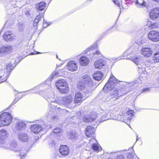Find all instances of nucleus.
Listing matches in <instances>:
<instances>
[{
  "label": "nucleus",
  "mask_w": 159,
  "mask_h": 159,
  "mask_svg": "<svg viewBox=\"0 0 159 159\" xmlns=\"http://www.w3.org/2000/svg\"><path fill=\"white\" fill-rule=\"evenodd\" d=\"M116 79L113 75L109 78L107 83L103 88V90L105 92L111 91V98L113 100H115L118 99L119 97L125 94L127 92L124 88L118 90L115 88V86L117 84Z\"/></svg>",
  "instance_id": "obj_1"
},
{
  "label": "nucleus",
  "mask_w": 159,
  "mask_h": 159,
  "mask_svg": "<svg viewBox=\"0 0 159 159\" xmlns=\"http://www.w3.org/2000/svg\"><path fill=\"white\" fill-rule=\"evenodd\" d=\"M56 85L61 93H65L68 92V86L65 80L62 79L58 80L56 82Z\"/></svg>",
  "instance_id": "obj_2"
},
{
  "label": "nucleus",
  "mask_w": 159,
  "mask_h": 159,
  "mask_svg": "<svg viewBox=\"0 0 159 159\" xmlns=\"http://www.w3.org/2000/svg\"><path fill=\"white\" fill-rule=\"evenodd\" d=\"M62 100L63 104L68 107L73 108L76 106L75 101H73V98L71 95L63 97Z\"/></svg>",
  "instance_id": "obj_3"
},
{
  "label": "nucleus",
  "mask_w": 159,
  "mask_h": 159,
  "mask_svg": "<svg viewBox=\"0 0 159 159\" xmlns=\"http://www.w3.org/2000/svg\"><path fill=\"white\" fill-rule=\"evenodd\" d=\"M17 145L16 142L14 141L11 143V150L14 151L16 152H19V156H20L21 157V159H22V157L25 156L28 152V151L25 149L24 148H22L17 147Z\"/></svg>",
  "instance_id": "obj_4"
},
{
  "label": "nucleus",
  "mask_w": 159,
  "mask_h": 159,
  "mask_svg": "<svg viewBox=\"0 0 159 159\" xmlns=\"http://www.w3.org/2000/svg\"><path fill=\"white\" fill-rule=\"evenodd\" d=\"M8 137V134L7 131L5 130L2 129L0 130V146L6 149L9 148L10 145L4 141Z\"/></svg>",
  "instance_id": "obj_5"
},
{
  "label": "nucleus",
  "mask_w": 159,
  "mask_h": 159,
  "mask_svg": "<svg viewBox=\"0 0 159 159\" xmlns=\"http://www.w3.org/2000/svg\"><path fill=\"white\" fill-rule=\"evenodd\" d=\"M10 113L4 112L0 115V126H6L10 124Z\"/></svg>",
  "instance_id": "obj_6"
},
{
  "label": "nucleus",
  "mask_w": 159,
  "mask_h": 159,
  "mask_svg": "<svg viewBox=\"0 0 159 159\" xmlns=\"http://www.w3.org/2000/svg\"><path fill=\"white\" fill-rule=\"evenodd\" d=\"M127 151L123 150L110 153V158L109 159H124V155Z\"/></svg>",
  "instance_id": "obj_7"
},
{
  "label": "nucleus",
  "mask_w": 159,
  "mask_h": 159,
  "mask_svg": "<svg viewBox=\"0 0 159 159\" xmlns=\"http://www.w3.org/2000/svg\"><path fill=\"white\" fill-rule=\"evenodd\" d=\"M148 38L153 42L159 41V32L155 31L149 32L148 35Z\"/></svg>",
  "instance_id": "obj_8"
},
{
  "label": "nucleus",
  "mask_w": 159,
  "mask_h": 159,
  "mask_svg": "<svg viewBox=\"0 0 159 159\" xmlns=\"http://www.w3.org/2000/svg\"><path fill=\"white\" fill-rule=\"evenodd\" d=\"M150 18L155 20L159 18V8L156 7L152 9L149 12Z\"/></svg>",
  "instance_id": "obj_9"
},
{
  "label": "nucleus",
  "mask_w": 159,
  "mask_h": 159,
  "mask_svg": "<svg viewBox=\"0 0 159 159\" xmlns=\"http://www.w3.org/2000/svg\"><path fill=\"white\" fill-rule=\"evenodd\" d=\"M48 86L46 84H40L39 86L38 87H35L33 89H32V92H33V93H37L40 94V95H43V94L44 93H43V92H45V89H44V90H43V89H42L43 88H45Z\"/></svg>",
  "instance_id": "obj_10"
},
{
  "label": "nucleus",
  "mask_w": 159,
  "mask_h": 159,
  "mask_svg": "<svg viewBox=\"0 0 159 159\" xmlns=\"http://www.w3.org/2000/svg\"><path fill=\"white\" fill-rule=\"evenodd\" d=\"M95 130L94 127L89 126L87 127L85 129V134L88 137H95Z\"/></svg>",
  "instance_id": "obj_11"
},
{
  "label": "nucleus",
  "mask_w": 159,
  "mask_h": 159,
  "mask_svg": "<svg viewBox=\"0 0 159 159\" xmlns=\"http://www.w3.org/2000/svg\"><path fill=\"white\" fill-rule=\"evenodd\" d=\"M97 140L95 138H92L89 141V143L92 144V148L94 151L98 152L102 150V148L98 143H96Z\"/></svg>",
  "instance_id": "obj_12"
},
{
  "label": "nucleus",
  "mask_w": 159,
  "mask_h": 159,
  "mask_svg": "<svg viewBox=\"0 0 159 159\" xmlns=\"http://www.w3.org/2000/svg\"><path fill=\"white\" fill-rule=\"evenodd\" d=\"M132 60L135 64L138 66L139 69H143L145 70V69L144 68H142L140 66V64L142 62V57L139 56L135 55L134 57L131 58Z\"/></svg>",
  "instance_id": "obj_13"
},
{
  "label": "nucleus",
  "mask_w": 159,
  "mask_h": 159,
  "mask_svg": "<svg viewBox=\"0 0 159 159\" xmlns=\"http://www.w3.org/2000/svg\"><path fill=\"white\" fill-rule=\"evenodd\" d=\"M77 65L75 61H70L68 63L67 69L68 70L71 71H75L77 70Z\"/></svg>",
  "instance_id": "obj_14"
},
{
  "label": "nucleus",
  "mask_w": 159,
  "mask_h": 159,
  "mask_svg": "<svg viewBox=\"0 0 159 159\" xmlns=\"http://www.w3.org/2000/svg\"><path fill=\"white\" fill-rule=\"evenodd\" d=\"M42 125L39 124L31 125L30 126L31 131L34 134H38L43 130Z\"/></svg>",
  "instance_id": "obj_15"
},
{
  "label": "nucleus",
  "mask_w": 159,
  "mask_h": 159,
  "mask_svg": "<svg viewBox=\"0 0 159 159\" xmlns=\"http://www.w3.org/2000/svg\"><path fill=\"white\" fill-rule=\"evenodd\" d=\"M84 100L83 96L80 92H77L75 93L74 101L76 105H79Z\"/></svg>",
  "instance_id": "obj_16"
},
{
  "label": "nucleus",
  "mask_w": 159,
  "mask_h": 159,
  "mask_svg": "<svg viewBox=\"0 0 159 159\" xmlns=\"http://www.w3.org/2000/svg\"><path fill=\"white\" fill-rule=\"evenodd\" d=\"M141 54L144 57H148L150 56L152 53V51L149 48H142L141 51Z\"/></svg>",
  "instance_id": "obj_17"
},
{
  "label": "nucleus",
  "mask_w": 159,
  "mask_h": 159,
  "mask_svg": "<svg viewBox=\"0 0 159 159\" xmlns=\"http://www.w3.org/2000/svg\"><path fill=\"white\" fill-rule=\"evenodd\" d=\"M106 64V61L104 59H101L96 61L94 63V66L96 68L101 69Z\"/></svg>",
  "instance_id": "obj_18"
},
{
  "label": "nucleus",
  "mask_w": 159,
  "mask_h": 159,
  "mask_svg": "<svg viewBox=\"0 0 159 159\" xmlns=\"http://www.w3.org/2000/svg\"><path fill=\"white\" fill-rule=\"evenodd\" d=\"M83 82L84 83L86 86H92L93 84L92 80L90 77L88 75H84L83 77Z\"/></svg>",
  "instance_id": "obj_19"
},
{
  "label": "nucleus",
  "mask_w": 159,
  "mask_h": 159,
  "mask_svg": "<svg viewBox=\"0 0 159 159\" xmlns=\"http://www.w3.org/2000/svg\"><path fill=\"white\" fill-rule=\"evenodd\" d=\"M26 126V124L22 121H17L16 123V128L17 130L24 129Z\"/></svg>",
  "instance_id": "obj_20"
},
{
  "label": "nucleus",
  "mask_w": 159,
  "mask_h": 159,
  "mask_svg": "<svg viewBox=\"0 0 159 159\" xmlns=\"http://www.w3.org/2000/svg\"><path fill=\"white\" fill-rule=\"evenodd\" d=\"M48 101L50 102H51L52 103L50 104V107L52 108H55L57 107V106L56 105V103L55 102L57 101L55 98V96L53 93L52 94V96L49 98L48 99Z\"/></svg>",
  "instance_id": "obj_21"
},
{
  "label": "nucleus",
  "mask_w": 159,
  "mask_h": 159,
  "mask_svg": "<svg viewBox=\"0 0 159 159\" xmlns=\"http://www.w3.org/2000/svg\"><path fill=\"white\" fill-rule=\"evenodd\" d=\"M68 148L66 145H61L59 148V152L62 155L66 156L69 152Z\"/></svg>",
  "instance_id": "obj_22"
},
{
  "label": "nucleus",
  "mask_w": 159,
  "mask_h": 159,
  "mask_svg": "<svg viewBox=\"0 0 159 159\" xmlns=\"http://www.w3.org/2000/svg\"><path fill=\"white\" fill-rule=\"evenodd\" d=\"M103 75L100 71H96L93 74V77L96 80H101L103 78Z\"/></svg>",
  "instance_id": "obj_23"
},
{
  "label": "nucleus",
  "mask_w": 159,
  "mask_h": 159,
  "mask_svg": "<svg viewBox=\"0 0 159 159\" xmlns=\"http://www.w3.org/2000/svg\"><path fill=\"white\" fill-rule=\"evenodd\" d=\"M18 138L20 140L24 142H27L29 139V137L27 134L25 133H22L19 134Z\"/></svg>",
  "instance_id": "obj_24"
},
{
  "label": "nucleus",
  "mask_w": 159,
  "mask_h": 159,
  "mask_svg": "<svg viewBox=\"0 0 159 159\" xmlns=\"http://www.w3.org/2000/svg\"><path fill=\"white\" fill-rule=\"evenodd\" d=\"M79 62L81 65L86 66L88 64L89 60V59L86 57L83 56L80 57Z\"/></svg>",
  "instance_id": "obj_25"
},
{
  "label": "nucleus",
  "mask_w": 159,
  "mask_h": 159,
  "mask_svg": "<svg viewBox=\"0 0 159 159\" xmlns=\"http://www.w3.org/2000/svg\"><path fill=\"white\" fill-rule=\"evenodd\" d=\"M10 51V46H4L0 49V55L2 56V54H6Z\"/></svg>",
  "instance_id": "obj_26"
},
{
  "label": "nucleus",
  "mask_w": 159,
  "mask_h": 159,
  "mask_svg": "<svg viewBox=\"0 0 159 159\" xmlns=\"http://www.w3.org/2000/svg\"><path fill=\"white\" fill-rule=\"evenodd\" d=\"M46 4L43 2H41L37 4L36 7L37 10L40 11L43 10L46 7Z\"/></svg>",
  "instance_id": "obj_27"
},
{
  "label": "nucleus",
  "mask_w": 159,
  "mask_h": 159,
  "mask_svg": "<svg viewBox=\"0 0 159 159\" xmlns=\"http://www.w3.org/2000/svg\"><path fill=\"white\" fill-rule=\"evenodd\" d=\"M93 114L95 115V117L92 118V117H90L89 116H85L84 117L83 120L84 121H85L86 122H90L92 121H93L96 118V116H97V115H96V113H93Z\"/></svg>",
  "instance_id": "obj_28"
},
{
  "label": "nucleus",
  "mask_w": 159,
  "mask_h": 159,
  "mask_svg": "<svg viewBox=\"0 0 159 159\" xmlns=\"http://www.w3.org/2000/svg\"><path fill=\"white\" fill-rule=\"evenodd\" d=\"M60 75L58 72L56 71H54L52 72V74L50 76H49V79L51 80H52L54 78H56Z\"/></svg>",
  "instance_id": "obj_29"
},
{
  "label": "nucleus",
  "mask_w": 159,
  "mask_h": 159,
  "mask_svg": "<svg viewBox=\"0 0 159 159\" xmlns=\"http://www.w3.org/2000/svg\"><path fill=\"white\" fill-rule=\"evenodd\" d=\"M86 86L83 81H80L78 84V88L81 90H84L86 89Z\"/></svg>",
  "instance_id": "obj_30"
},
{
  "label": "nucleus",
  "mask_w": 159,
  "mask_h": 159,
  "mask_svg": "<svg viewBox=\"0 0 159 159\" xmlns=\"http://www.w3.org/2000/svg\"><path fill=\"white\" fill-rule=\"evenodd\" d=\"M43 15L42 13L41 14V15H39L36 17L34 20V26H36L37 24L39 22L40 19L42 17H43Z\"/></svg>",
  "instance_id": "obj_31"
},
{
  "label": "nucleus",
  "mask_w": 159,
  "mask_h": 159,
  "mask_svg": "<svg viewBox=\"0 0 159 159\" xmlns=\"http://www.w3.org/2000/svg\"><path fill=\"white\" fill-rule=\"evenodd\" d=\"M3 38L6 41H9L10 39V32L9 31H7L4 33Z\"/></svg>",
  "instance_id": "obj_32"
},
{
  "label": "nucleus",
  "mask_w": 159,
  "mask_h": 159,
  "mask_svg": "<svg viewBox=\"0 0 159 159\" xmlns=\"http://www.w3.org/2000/svg\"><path fill=\"white\" fill-rule=\"evenodd\" d=\"M67 135L71 139H75L77 137V134L75 133V132L74 131L68 132L67 133Z\"/></svg>",
  "instance_id": "obj_33"
},
{
  "label": "nucleus",
  "mask_w": 159,
  "mask_h": 159,
  "mask_svg": "<svg viewBox=\"0 0 159 159\" xmlns=\"http://www.w3.org/2000/svg\"><path fill=\"white\" fill-rule=\"evenodd\" d=\"M153 60L154 62L159 61V52L155 53L152 57Z\"/></svg>",
  "instance_id": "obj_34"
},
{
  "label": "nucleus",
  "mask_w": 159,
  "mask_h": 159,
  "mask_svg": "<svg viewBox=\"0 0 159 159\" xmlns=\"http://www.w3.org/2000/svg\"><path fill=\"white\" fill-rule=\"evenodd\" d=\"M134 111L132 110H130L127 111V114L129 116L127 117V120L130 122L131 117L133 116Z\"/></svg>",
  "instance_id": "obj_35"
},
{
  "label": "nucleus",
  "mask_w": 159,
  "mask_h": 159,
  "mask_svg": "<svg viewBox=\"0 0 159 159\" xmlns=\"http://www.w3.org/2000/svg\"><path fill=\"white\" fill-rule=\"evenodd\" d=\"M149 27L151 29H153L159 27V24L157 22L152 23L149 25Z\"/></svg>",
  "instance_id": "obj_36"
},
{
  "label": "nucleus",
  "mask_w": 159,
  "mask_h": 159,
  "mask_svg": "<svg viewBox=\"0 0 159 159\" xmlns=\"http://www.w3.org/2000/svg\"><path fill=\"white\" fill-rule=\"evenodd\" d=\"M109 118L107 117V114L106 113H104L101 116L100 121L102 122L106 120H108Z\"/></svg>",
  "instance_id": "obj_37"
},
{
  "label": "nucleus",
  "mask_w": 159,
  "mask_h": 159,
  "mask_svg": "<svg viewBox=\"0 0 159 159\" xmlns=\"http://www.w3.org/2000/svg\"><path fill=\"white\" fill-rule=\"evenodd\" d=\"M16 65V63L15 60L13 59L11 61V70L14 68Z\"/></svg>",
  "instance_id": "obj_38"
},
{
  "label": "nucleus",
  "mask_w": 159,
  "mask_h": 159,
  "mask_svg": "<svg viewBox=\"0 0 159 159\" xmlns=\"http://www.w3.org/2000/svg\"><path fill=\"white\" fill-rule=\"evenodd\" d=\"M62 130L60 128H56L54 129L53 130V132L56 134L57 135V134L58 133H61Z\"/></svg>",
  "instance_id": "obj_39"
},
{
  "label": "nucleus",
  "mask_w": 159,
  "mask_h": 159,
  "mask_svg": "<svg viewBox=\"0 0 159 159\" xmlns=\"http://www.w3.org/2000/svg\"><path fill=\"white\" fill-rule=\"evenodd\" d=\"M24 27V25L22 23H19L18 25V30L20 31H22L23 30Z\"/></svg>",
  "instance_id": "obj_40"
},
{
  "label": "nucleus",
  "mask_w": 159,
  "mask_h": 159,
  "mask_svg": "<svg viewBox=\"0 0 159 159\" xmlns=\"http://www.w3.org/2000/svg\"><path fill=\"white\" fill-rule=\"evenodd\" d=\"M127 159H133L134 157V153H128L127 155Z\"/></svg>",
  "instance_id": "obj_41"
},
{
  "label": "nucleus",
  "mask_w": 159,
  "mask_h": 159,
  "mask_svg": "<svg viewBox=\"0 0 159 159\" xmlns=\"http://www.w3.org/2000/svg\"><path fill=\"white\" fill-rule=\"evenodd\" d=\"M22 97V95H19L18 96V98H15V99L13 103L11 104V105H14Z\"/></svg>",
  "instance_id": "obj_42"
},
{
  "label": "nucleus",
  "mask_w": 159,
  "mask_h": 159,
  "mask_svg": "<svg viewBox=\"0 0 159 159\" xmlns=\"http://www.w3.org/2000/svg\"><path fill=\"white\" fill-rule=\"evenodd\" d=\"M22 97V95H19L18 96V98H15V99L13 103L11 104V105H14Z\"/></svg>",
  "instance_id": "obj_43"
},
{
  "label": "nucleus",
  "mask_w": 159,
  "mask_h": 159,
  "mask_svg": "<svg viewBox=\"0 0 159 159\" xmlns=\"http://www.w3.org/2000/svg\"><path fill=\"white\" fill-rule=\"evenodd\" d=\"M93 57H97L96 55H101V54L99 51H96L95 52H93Z\"/></svg>",
  "instance_id": "obj_44"
},
{
  "label": "nucleus",
  "mask_w": 159,
  "mask_h": 159,
  "mask_svg": "<svg viewBox=\"0 0 159 159\" xmlns=\"http://www.w3.org/2000/svg\"><path fill=\"white\" fill-rule=\"evenodd\" d=\"M130 48H132L133 50H132V54L136 53L138 51V48H134L133 46H131Z\"/></svg>",
  "instance_id": "obj_45"
},
{
  "label": "nucleus",
  "mask_w": 159,
  "mask_h": 159,
  "mask_svg": "<svg viewBox=\"0 0 159 159\" xmlns=\"http://www.w3.org/2000/svg\"><path fill=\"white\" fill-rule=\"evenodd\" d=\"M112 99L111 98V95L107 96L105 97V100L106 101H108Z\"/></svg>",
  "instance_id": "obj_46"
},
{
  "label": "nucleus",
  "mask_w": 159,
  "mask_h": 159,
  "mask_svg": "<svg viewBox=\"0 0 159 159\" xmlns=\"http://www.w3.org/2000/svg\"><path fill=\"white\" fill-rule=\"evenodd\" d=\"M133 48H129L126 50V52L129 53L130 55L132 54V50Z\"/></svg>",
  "instance_id": "obj_47"
},
{
  "label": "nucleus",
  "mask_w": 159,
  "mask_h": 159,
  "mask_svg": "<svg viewBox=\"0 0 159 159\" xmlns=\"http://www.w3.org/2000/svg\"><path fill=\"white\" fill-rule=\"evenodd\" d=\"M138 45H141L142 43V41L141 39H139L136 41L135 42Z\"/></svg>",
  "instance_id": "obj_48"
},
{
  "label": "nucleus",
  "mask_w": 159,
  "mask_h": 159,
  "mask_svg": "<svg viewBox=\"0 0 159 159\" xmlns=\"http://www.w3.org/2000/svg\"><path fill=\"white\" fill-rule=\"evenodd\" d=\"M7 1V2H4V5L6 7H7V5H9L10 0H4V1Z\"/></svg>",
  "instance_id": "obj_49"
},
{
  "label": "nucleus",
  "mask_w": 159,
  "mask_h": 159,
  "mask_svg": "<svg viewBox=\"0 0 159 159\" xmlns=\"http://www.w3.org/2000/svg\"><path fill=\"white\" fill-rule=\"evenodd\" d=\"M16 36L13 34H11V40L15 38Z\"/></svg>",
  "instance_id": "obj_50"
},
{
  "label": "nucleus",
  "mask_w": 159,
  "mask_h": 159,
  "mask_svg": "<svg viewBox=\"0 0 159 159\" xmlns=\"http://www.w3.org/2000/svg\"><path fill=\"white\" fill-rule=\"evenodd\" d=\"M142 6H144V7H146L147 6L148 4L147 2H145L144 1H143V3L141 4Z\"/></svg>",
  "instance_id": "obj_51"
},
{
  "label": "nucleus",
  "mask_w": 159,
  "mask_h": 159,
  "mask_svg": "<svg viewBox=\"0 0 159 159\" xmlns=\"http://www.w3.org/2000/svg\"><path fill=\"white\" fill-rule=\"evenodd\" d=\"M130 54L128 52H126V51L124 52L123 54V55L124 57H125V56H128Z\"/></svg>",
  "instance_id": "obj_52"
},
{
  "label": "nucleus",
  "mask_w": 159,
  "mask_h": 159,
  "mask_svg": "<svg viewBox=\"0 0 159 159\" xmlns=\"http://www.w3.org/2000/svg\"><path fill=\"white\" fill-rule=\"evenodd\" d=\"M149 91V88H147L145 89H144L143 90L142 92H148Z\"/></svg>",
  "instance_id": "obj_53"
},
{
  "label": "nucleus",
  "mask_w": 159,
  "mask_h": 159,
  "mask_svg": "<svg viewBox=\"0 0 159 159\" xmlns=\"http://www.w3.org/2000/svg\"><path fill=\"white\" fill-rule=\"evenodd\" d=\"M8 24H9V21H7L4 27L7 26Z\"/></svg>",
  "instance_id": "obj_54"
},
{
  "label": "nucleus",
  "mask_w": 159,
  "mask_h": 159,
  "mask_svg": "<svg viewBox=\"0 0 159 159\" xmlns=\"http://www.w3.org/2000/svg\"><path fill=\"white\" fill-rule=\"evenodd\" d=\"M2 77L0 76V84L2 83L3 81L1 79Z\"/></svg>",
  "instance_id": "obj_55"
},
{
  "label": "nucleus",
  "mask_w": 159,
  "mask_h": 159,
  "mask_svg": "<svg viewBox=\"0 0 159 159\" xmlns=\"http://www.w3.org/2000/svg\"><path fill=\"white\" fill-rule=\"evenodd\" d=\"M36 53H34V52H31V53H30V55H34V54H38L39 53V52H36Z\"/></svg>",
  "instance_id": "obj_56"
},
{
  "label": "nucleus",
  "mask_w": 159,
  "mask_h": 159,
  "mask_svg": "<svg viewBox=\"0 0 159 159\" xmlns=\"http://www.w3.org/2000/svg\"><path fill=\"white\" fill-rule=\"evenodd\" d=\"M35 139L36 140H38L39 139V138L38 136V137L35 136Z\"/></svg>",
  "instance_id": "obj_57"
},
{
  "label": "nucleus",
  "mask_w": 159,
  "mask_h": 159,
  "mask_svg": "<svg viewBox=\"0 0 159 159\" xmlns=\"http://www.w3.org/2000/svg\"><path fill=\"white\" fill-rule=\"evenodd\" d=\"M154 1H155L156 2H159V0H152Z\"/></svg>",
  "instance_id": "obj_58"
},
{
  "label": "nucleus",
  "mask_w": 159,
  "mask_h": 159,
  "mask_svg": "<svg viewBox=\"0 0 159 159\" xmlns=\"http://www.w3.org/2000/svg\"><path fill=\"white\" fill-rule=\"evenodd\" d=\"M10 118H11V122L12 120V117L11 115Z\"/></svg>",
  "instance_id": "obj_59"
},
{
  "label": "nucleus",
  "mask_w": 159,
  "mask_h": 159,
  "mask_svg": "<svg viewBox=\"0 0 159 159\" xmlns=\"http://www.w3.org/2000/svg\"><path fill=\"white\" fill-rule=\"evenodd\" d=\"M15 93L16 94H18V93H19V92H17V91H16V90H15Z\"/></svg>",
  "instance_id": "obj_60"
},
{
  "label": "nucleus",
  "mask_w": 159,
  "mask_h": 159,
  "mask_svg": "<svg viewBox=\"0 0 159 159\" xmlns=\"http://www.w3.org/2000/svg\"><path fill=\"white\" fill-rule=\"evenodd\" d=\"M90 49H91V48H88V49H87V51H89L90 50Z\"/></svg>",
  "instance_id": "obj_61"
},
{
  "label": "nucleus",
  "mask_w": 159,
  "mask_h": 159,
  "mask_svg": "<svg viewBox=\"0 0 159 159\" xmlns=\"http://www.w3.org/2000/svg\"><path fill=\"white\" fill-rule=\"evenodd\" d=\"M9 64L7 66V69H9V68L10 67V66H9Z\"/></svg>",
  "instance_id": "obj_62"
},
{
  "label": "nucleus",
  "mask_w": 159,
  "mask_h": 159,
  "mask_svg": "<svg viewBox=\"0 0 159 159\" xmlns=\"http://www.w3.org/2000/svg\"><path fill=\"white\" fill-rule=\"evenodd\" d=\"M48 117H51V118H52V116H50V115H48Z\"/></svg>",
  "instance_id": "obj_63"
},
{
  "label": "nucleus",
  "mask_w": 159,
  "mask_h": 159,
  "mask_svg": "<svg viewBox=\"0 0 159 159\" xmlns=\"http://www.w3.org/2000/svg\"><path fill=\"white\" fill-rule=\"evenodd\" d=\"M138 139H139V138H138V136H137V138H136V141H138Z\"/></svg>",
  "instance_id": "obj_64"
}]
</instances>
